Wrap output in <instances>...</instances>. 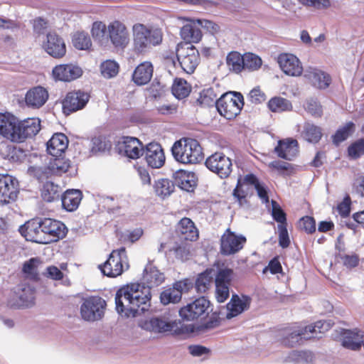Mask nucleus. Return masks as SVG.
<instances>
[{
    "label": "nucleus",
    "instance_id": "obj_1",
    "mask_svg": "<svg viewBox=\"0 0 364 364\" xmlns=\"http://www.w3.org/2000/svg\"><path fill=\"white\" fill-rule=\"evenodd\" d=\"M143 284L148 289L144 291L139 283H132L119 288L115 294L117 311L122 316L135 317L147 311L150 306L149 289L158 287L165 281V275L156 267L146 266L142 277Z\"/></svg>",
    "mask_w": 364,
    "mask_h": 364
},
{
    "label": "nucleus",
    "instance_id": "obj_2",
    "mask_svg": "<svg viewBox=\"0 0 364 364\" xmlns=\"http://www.w3.org/2000/svg\"><path fill=\"white\" fill-rule=\"evenodd\" d=\"M41 129L38 117H28L22 120L14 114L0 113V135L15 144H22L33 139Z\"/></svg>",
    "mask_w": 364,
    "mask_h": 364
},
{
    "label": "nucleus",
    "instance_id": "obj_3",
    "mask_svg": "<svg viewBox=\"0 0 364 364\" xmlns=\"http://www.w3.org/2000/svg\"><path fill=\"white\" fill-rule=\"evenodd\" d=\"M41 129L38 117H28L22 120L14 114L0 113V135L15 144H22L33 139Z\"/></svg>",
    "mask_w": 364,
    "mask_h": 364
},
{
    "label": "nucleus",
    "instance_id": "obj_4",
    "mask_svg": "<svg viewBox=\"0 0 364 364\" xmlns=\"http://www.w3.org/2000/svg\"><path fill=\"white\" fill-rule=\"evenodd\" d=\"M171 153L174 159L183 164H198L204 159L202 146L192 138H182L174 142Z\"/></svg>",
    "mask_w": 364,
    "mask_h": 364
},
{
    "label": "nucleus",
    "instance_id": "obj_5",
    "mask_svg": "<svg viewBox=\"0 0 364 364\" xmlns=\"http://www.w3.org/2000/svg\"><path fill=\"white\" fill-rule=\"evenodd\" d=\"M134 34V50L141 53L148 48L159 45L163 39V34L159 29L147 28L142 23H135L132 28Z\"/></svg>",
    "mask_w": 364,
    "mask_h": 364
},
{
    "label": "nucleus",
    "instance_id": "obj_6",
    "mask_svg": "<svg viewBox=\"0 0 364 364\" xmlns=\"http://www.w3.org/2000/svg\"><path fill=\"white\" fill-rule=\"evenodd\" d=\"M129 267L128 257L124 247L113 250L106 262L99 265L102 273L111 278L120 276Z\"/></svg>",
    "mask_w": 364,
    "mask_h": 364
},
{
    "label": "nucleus",
    "instance_id": "obj_7",
    "mask_svg": "<svg viewBox=\"0 0 364 364\" xmlns=\"http://www.w3.org/2000/svg\"><path fill=\"white\" fill-rule=\"evenodd\" d=\"M244 106V98L241 93L229 92L221 95L216 101L219 114L227 119H235Z\"/></svg>",
    "mask_w": 364,
    "mask_h": 364
},
{
    "label": "nucleus",
    "instance_id": "obj_8",
    "mask_svg": "<svg viewBox=\"0 0 364 364\" xmlns=\"http://www.w3.org/2000/svg\"><path fill=\"white\" fill-rule=\"evenodd\" d=\"M176 56L181 68L188 74L195 71L200 60L198 50L189 43L177 45Z\"/></svg>",
    "mask_w": 364,
    "mask_h": 364
},
{
    "label": "nucleus",
    "instance_id": "obj_9",
    "mask_svg": "<svg viewBox=\"0 0 364 364\" xmlns=\"http://www.w3.org/2000/svg\"><path fill=\"white\" fill-rule=\"evenodd\" d=\"M206 167L220 178H227L232 171V160L224 153L216 151L205 160Z\"/></svg>",
    "mask_w": 364,
    "mask_h": 364
},
{
    "label": "nucleus",
    "instance_id": "obj_10",
    "mask_svg": "<svg viewBox=\"0 0 364 364\" xmlns=\"http://www.w3.org/2000/svg\"><path fill=\"white\" fill-rule=\"evenodd\" d=\"M90 98V94L81 90L68 92L61 102L63 114L70 115L72 113L84 109Z\"/></svg>",
    "mask_w": 364,
    "mask_h": 364
},
{
    "label": "nucleus",
    "instance_id": "obj_11",
    "mask_svg": "<svg viewBox=\"0 0 364 364\" xmlns=\"http://www.w3.org/2000/svg\"><path fill=\"white\" fill-rule=\"evenodd\" d=\"M116 150L131 159H138L144 154L143 143L136 137L122 136L115 144Z\"/></svg>",
    "mask_w": 364,
    "mask_h": 364
},
{
    "label": "nucleus",
    "instance_id": "obj_12",
    "mask_svg": "<svg viewBox=\"0 0 364 364\" xmlns=\"http://www.w3.org/2000/svg\"><path fill=\"white\" fill-rule=\"evenodd\" d=\"M22 291H25L28 297L24 298L23 294H21V287H17L11 290L6 299L7 306L11 308L29 307L35 304L36 289L29 284H22Z\"/></svg>",
    "mask_w": 364,
    "mask_h": 364
},
{
    "label": "nucleus",
    "instance_id": "obj_13",
    "mask_svg": "<svg viewBox=\"0 0 364 364\" xmlns=\"http://www.w3.org/2000/svg\"><path fill=\"white\" fill-rule=\"evenodd\" d=\"M246 242L247 239L245 236L236 235L228 228L220 237V252L225 256L235 255L244 247Z\"/></svg>",
    "mask_w": 364,
    "mask_h": 364
},
{
    "label": "nucleus",
    "instance_id": "obj_14",
    "mask_svg": "<svg viewBox=\"0 0 364 364\" xmlns=\"http://www.w3.org/2000/svg\"><path fill=\"white\" fill-rule=\"evenodd\" d=\"M106 302L100 296H90L84 299L80 314L85 321H94L100 319L104 316Z\"/></svg>",
    "mask_w": 364,
    "mask_h": 364
},
{
    "label": "nucleus",
    "instance_id": "obj_15",
    "mask_svg": "<svg viewBox=\"0 0 364 364\" xmlns=\"http://www.w3.org/2000/svg\"><path fill=\"white\" fill-rule=\"evenodd\" d=\"M107 38L114 48H125L129 43L127 27L119 20L111 21L107 26Z\"/></svg>",
    "mask_w": 364,
    "mask_h": 364
},
{
    "label": "nucleus",
    "instance_id": "obj_16",
    "mask_svg": "<svg viewBox=\"0 0 364 364\" xmlns=\"http://www.w3.org/2000/svg\"><path fill=\"white\" fill-rule=\"evenodd\" d=\"M18 181L9 174H0V204L14 202L19 193Z\"/></svg>",
    "mask_w": 364,
    "mask_h": 364
},
{
    "label": "nucleus",
    "instance_id": "obj_17",
    "mask_svg": "<svg viewBox=\"0 0 364 364\" xmlns=\"http://www.w3.org/2000/svg\"><path fill=\"white\" fill-rule=\"evenodd\" d=\"M234 276L232 269H220L215 275V297L218 302H224L230 296V287Z\"/></svg>",
    "mask_w": 364,
    "mask_h": 364
},
{
    "label": "nucleus",
    "instance_id": "obj_18",
    "mask_svg": "<svg viewBox=\"0 0 364 364\" xmlns=\"http://www.w3.org/2000/svg\"><path fill=\"white\" fill-rule=\"evenodd\" d=\"M210 304L209 300L201 296L182 307L179 311V315L186 321L197 320L208 313Z\"/></svg>",
    "mask_w": 364,
    "mask_h": 364
},
{
    "label": "nucleus",
    "instance_id": "obj_19",
    "mask_svg": "<svg viewBox=\"0 0 364 364\" xmlns=\"http://www.w3.org/2000/svg\"><path fill=\"white\" fill-rule=\"evenodd\" d=\"M71 167L70 161L64 157L57 156L51 160L47 166L37 171L40 180L47 179L54 176H61L68 171Z\"/></svg>",
    "mask_w": 364,
    "mask_h": 364
},
{
    "label": "nucleus",
    "instance_id": "obj_20",
    "mask_svg": "<svg viewBox=\"0 0 364 364\" xmlns=\"http://www.w3.org/2000/svg\"><path fill=\"white\" fill-rule=\"evenodd\" d=\"M42 219H31L19 228L21 235L28 241L46 244L47 237L43 232Z\"/></svg>",
    "mask_w": 364,
    "mask_h": 364
},
{
    "label": "nucleus",
    "instance_id": "obj_21",
    "mask_svg": "<svg viewBox=\"0 0 364 364\" xmlns=\"http://www.w3.org/2000/svg\"><path fill=\"white\" fill-rule=\"evenodd\" d=\"M43 232L47 237L46 244L57 242L66 236L68 230L63 223L52 218L42 219Z\"/></svg>",
    "mask_w": 364,
    "mask_h": 364
},
{
    "label": "nucleus",
    "instance_id": "obj_22",
    "mask_svg": "<svg viewBox=\"0 0 364 364\" xmlns=\"http://www.w3.org/2000/svg\"><path fill=\"white\" fill-rule=\"evenodd\" d=\"M82 74L81 67L73 63L57 65L52 70V76L56 81L72 82L80 77Z\"/></svg>",
    "mask_w": 364,
    "mask_h": 364
},
{
    "label": "nucleus",
    "instance_id": "obj_23",
    "mask_svg": "<svg viewBox=\"0 0 364 364\" xmlns=\"http://www.w3.org/2000/svg\"><path fill=\"white\" fill-rule=\"evenodd\" d=\"M43 48L50 56L60 59L66 54V46L62 37L55 32H49L43 41Z\"/></svg>",
    "mask_w": 364,
    "mask_h": 364
},
{
    "label": "nucleus",
    "instance_id": "obj_24",
    "mask_svg": "<svg viewBox=\"0 0 364 364\" xmlns=\"http://www.w3.org/2000/svg\"><path fill=\"white\" fill-rule=\"evenodd\" d=\"M144 154L147 164L153 168H159L165 164L164 149L159 143L152 141L146 145Z\"/></svg>",
    "mask_w": 364,
    "mask_h": 364
},
{
    "label": "nucleus",
    "instance_id": "obj_25",
    "mask_svg": "<svg viewBox=\"0 0 364 364\" xmlns=\"http://www.w3.org/2000/svg\"><path fill=\"white\" fill-rule=\"evenodd\" d=\"M49 97L48 90L42 86H35L29 89L25 95L26 105L33 109L43 107Z\"/></svg>",
    "mask_w": 364,
    "mask_h": 364
},
{
    "label": "nucleus",
    "instance_id": "obj_26",
    "mask_svg": "<svg viewBox=\"0 0 364 364\" xmlns=\"http://www.w3.org/2000/svg\"><path fill=\"white\" fill-rule=\"evenodd\" d=\"M278 63L282 70L288 75L299 76L303 72L301 62L292 54H280L278 57Z\"/></svg>",
    "mask_w": 364,
    "mask_h": 364
},
{
    "label": "nucleus",
    "instance_id": "obj_27",
    "mask_svg": "<svg viewBox=\"0 0 364 364\" xmlns=\"http://www.w3.org/2000/svg\"><path fill=\"white\" fill-rule=\"evenodd\" d=\"M299 144L296 139L287 138L279 140L274 151L278 157L291 161L298 152Z\"/></svg>",
    "mask_w": 364,
    "mask_h": 364
},
{
    "label": "nucleus",
    "instance_id": "obj_28",
    "mask_svg": "<svg viewBox=\"0 0 364 364\" xmlns=\"http://www.w3.org/2000/svg\"><path fill=\"white\" fill-rule=\"evenodd\" d=\"M175 232L185 240L195 241L198 238V231L189 218H181L175 226Z\"/></svg>",
    "mask_w": 364,
    "mask_h": 364
},
{
    "label": "nucleus",
    "instance_id": "obj_29",
    "mask_svg": "<svg viewBox=\"0 0 364 364\" xmlns=\"http://www.w3.org/2000/svg\"><path fill=\"white\" fill-rule=\"evenodd\" d=\"M304 77L314 87L320 90L326 89L331 82V77L328 74L316 68H309L305 71Z\"/></svg>",
    "mask_w": 364,
    "mask_h": 364
},
{
    "label": "nucleus",
    "instance_id": "obj_30",
    "mask_svg": "<svg viewBox=\"0 0 364 364\" xmlns=\"http://www.w3.org/2000/svg\"><path fill=\"white\" fill-rule=\"evenodd\" d=\"M186 283L182 281H177L173 284L171 287H168L160 294V301L164 305L178 303L182 297L183 289Z\"/></svg>",
    "mask_w": 364,
    "mask_h": 364
},
{
    "label": "nucleus",
    "instance_id": "obj_31",
    "mask_svg": "<svg viewBox=\"0 0 364 364\" xmlns=\"http://www.w3.org/2000/svg\"><path fill=\"white\" fill-rule=\"evenodd\" d=\"M174 183L182 190L193 191L197 186L198 178L195 173L180 169L173 176Z\"/></svg>",
    "mask_w": 364,
    "mask_h": 364
},
{
    "label": "nucleus",
    "instance_id": "obj_32",
    "mask_svg": "<svg viewBox=\"0 0 364 364\" xmlns=\"http://www.w3.org/2000/svg\"><path fill=\"white\" fill-rule=\"evenodd\" d=\"M154 66L149 61H144L138 65L132 75V80L136 85L148 84L152 78Z\"/></svg>",
    "mask_w": 364,
    "mask_h": 364
},
{
    "label": "nucleus",
    "instance_id": "obj_33",
    "mask_svg": "<svg viewBox=\"0 0 364 364\" xmlns=\"http://www.w3.org/2000/svg\"><path fill=\"white\" fill-rule=\"evenodd\" d=\"M251 299L247 296L240 297L237 294H233L227 304V318L235 317L243 311L247 310L250 306Z\"/></svg>",
    "mask_w": 364,
    "mask_h": 364
},
{
    "label": "nucleus",
    "instance_id": "obj_34",
    "mask_svg": "<svg viewBox=\"0 0 364 364\" xmlns=\"http://www.w3.org/2000/svg\"><path fill=\"white\" fill-rule=\"evenodd\" d=\"M68 139L63 133H56L47 142V151L54 157L60 156L67 149Z\"/></svg>",
    "mask_w": 364,
    "mask_h": 364
},
{
    "label": "nucleus",
    "instance_id": "obj_35",
    "mask_svg": "<svg viewBox=\"0 0 364 364\" xmlns=\"http://www.w3.org/2000/svg\"><path fill=\"white\" fill-rule=\"evenodd\" d=\"M306 328L305 327L298 328H291L288 331V335L284 336L282 343L284 346L289 348L296 347L303 343V339L307 340L311 338V336H307Z\"/></svg>",
    "mask_w": 364,
    "mask_h": 364
},
{
    "label": "nucleus",
    "instance_id": "obj_36",
    "mask_svg": "<svg viewBox=\"0 0 364 364\" xmlns=\"http://www.w3.org/2000/svg\"><path fill=\"white\" fill-rule=\"evenodd\" d=\"M0 155L13 163H21L26 157L23 149L8 144H4L0 146Z\"/></svg>",
    "mask_w": 364,
    "mask_h": 364
},
{
    "label": "nucleus",
    "instance_id": "obj_37",
    "mask_svg": "<svg viewBox=\"0 0 364 364\" xmlns=\"http://www.w3.org/2000/svg\"><path fill=\"white\" fill-rule=\"evenodd\" d=\"M141 327L145 330L154 333H165L171 331L173 329L174 323L154 317L144 321L141 324Z\"/></svg>",
    "mask_w": 364,
    "mask_h": 364
},
{
    "label": "nucleus",
    "instance_id": "obj_38",
    "mask_svg": "<svg viewBox=\"0 0 364 364\" xmlns=\"http://www.w3.org/2000/svg\"><path fill=\"white\" fill-rule=\"evenodd\" d=\"M360 333V331L357 329L354 331L344 330L342 334V346L353 350L360 349L362 342H363V335Z\"/></svg>",
    "mask_w": 364,
    "mask_h": 364
},
{
    "label": "nucleus",
    "instance_id": "obj_39",
    "mask_svg": "<svg viewBox=\"0 0 364 364\" xmlns=\"http://www.w3.org/2000/svg\"><path fill=\"white\" fill-rule=\"evenodd\" d=\"M61 196L62 205L68 211L75 210L80 205L82 193L80 190H67Z\"/></svg>",
    "mask_w": 364,
    "mask_h": 364
},
{
    "label": "nucleus",
    "instance_id": "obj_40",
    "mask_svg": "<svg viewBox=\"0 0 364 364\" xmlns=\"http://www.w3.org/2000/svg\"><path fill=\"white\" fill-rule=\"evenodd\" d=\"M171 246L168 248V252H173L178 259H183L188 258L190 255V247L188 240L183 238L176 239L174 235L170 237Z\"/></svg>",
    "mask_w": 364,
    "mask_h": 364
},
{
    "label": "nucleus",
    "instance_id": "obj_41",
    "mask_svg": "<svg viewBox=\"0 0 364 364\" xmlns=\"http://www.w3.org/2000/svg\"><path fill=\"white\" fill-rule=\"evenodd\" d=\"M191 23L184 25L181 30L182 38L187 41V43H198L202 38V33L196 26V19H189Z\"/></svg>",
    "mask_w": 364,
    "mask_h": 364
},
{
    "label": "nucleus",
    "instance_id": "obj_42",
    "mask_svg": "<svg viewBox=\"0 0 364 364\" xmlns=\"http://www.w3.org/2000/svg\"><path fill=\"white\" fill-rule=\"evenodd\" d=\"M41 264L42 261L40 258L32 257L23 263L22 272L26 278L33 282H38L41 279L38 267Z\"/></svg>",
    "mask_w": 364,
    "mask_h": 364
},
{
    "label": "nucleus",
    "instance_id": "obj_43",
    "mask_svg": "<svg viewBox=\"0 0 364 364\" xmlns=\"http://www.w3.org/2000/svg\"><path fill=\"white\" fill-rule=\"evenodd\" d=\"M267 107L274 113L291 112L293 109L291 102L280 96L270 98L267 102Z\"/></svg>",
    "mask_w": 364,
    "mask_h": 364
},
{
    "label": "nucleus",
    "instance_id": "obj_44",
    "mask_svg": "<svg viewBox=\"0 0 364 364\" xmlns=\"http://www.w3.org/2000/svg\"><path fill=\"white\" fill-rule=\"evenodd\" d=\"M61 193V188L51 181L46 182L41 190V198L48 203L58 200Z\"/></svg>",
    "mask_w": 364,
    "mask_h": 364
},
{
    "label": "nucleus",
    "instance_id": "obj_45",
    "mask_svg": "<svg viewBox=\"0 0 364 364\" xmlns=\"http://www.w3.org/2000/svg\"><path fill=\"white\" fill-rule=\"evenodd\" d=\"M301 136L308 142L316 144L322 138V129L313 123L306 122L304 125Z\"/></svg>",
    "mask_w": 364,
    "mask_h": 364
},
{
    "label": "nucleus",
    "instance_id": "obj_46",
    "mask_svg": "<svg viewBox=\"0 0 364 364\" xmlns=\"http://www.w3.org/2000/svg\"><path fill=\"white\" fill-rule=\"evenodd\" d=\"M213 269H206L198 274L195 284L198 293H205L210 288L213 279Z\"/></svg>",
    "mask_w": 364,
    "mask_h": 364
},
{
    "label": "nucleus",
    "instance_id": "obj_47",
    "mask_svg": "<svg viewBox=\"0 0 364 364\" xmlns=\"http://www.w3.org/2000/svg\"><path fill=\"white\" fill-rule=\"evenodd\" d=\"M226 63L230 70L238 74L244 70V55H242L237 51H231L227 55Z\"/></svg>",
    "mask_w": 364,
    "mask_h": 364
},
{
    "label": "nucleus",
    "instance_id": "obj_48",
    "mask_svg": "<svg viewBox=\"0 0 364 364\" xmlns=\"http://www.w3.org/2000/svg\"><path fill=\"white\" fill-rule=\"evenodd\" d=\"M355 130V124L353 122H347L344 126L337 129L332 136V141L334 144L339 145L351 136Z\"/></svg>",
    "mask_w": 364,
    "mask_h": 364
},
{
    "label": "nucleus",
    "instance_id": "obj_49",
    "mask_svg": "<svg viewBox=\"0 0 364 364\" xmlns=\"http://www.w3.org/2000/svg\"><path fill=\"white\" fill-rule=\"evenodd\" d=\"M191 89V85L182 78H176L171 88L173 95L178 99L188 97Z\"/></svg>",
    "mask_w": 364,
    "mask_h": 364
},
{
    "label": "nucleus",
    "instance_id": "obj_50",
    "mask_svg": "<svg viewBox=\"0 0 364 364\" xmlns=\"http://www.w3.org/2000/svg\"><path fill=\"white\" fill-rule=\"evenodd\" d=\"M217 94L213 87L203 89L199 93L198 97L196 99V102L201 107H210L216 105Z\"/></svg>",
    "mask_w": 364,
    "mask_h": 364
},
{
    "label": "nucleus",
    "instance_id": "obj_51",
    "mask_svg": "<svg viewBox=\"0 0 364 364\" xmlns=\"http://www.w3.org/2000/svg\"><path fill=\"white\" fill-rule=\"evenodd\" d=\"M174 188V183L166 178L158 180L154 185L156 193L162 198L170 196L173 192Z\"/></svg>",
    "mask_w": 364,
    "mask_h": 364
},
{
    "label": "nucleus",
    "instance_id": "obj_52",
    "mask_svg": "<svg viewBox=\"0 0 364 364\" xmlns=\"http://www.w3.org/2000/svg\"><path fill=\"white\" fill-rule=\"evenodd\" d=\"M304 108L314 118H321L323 115V107L316 98L307 99L304 104Z\"/></svg>",
    "mask_w": 364,
    "mask_h": 364
},
{
    "label": "nucleus",
    "instance_id": "obj_53",
    "mask_svg": "<svg viewBox=\"0 0 364 364\" xmlns=\"http://www.w3.org/2000/svg\"><path fill=\"white\" fill-rule=\"evenodd\" d=\"M250 188L242 182V177H239L236 186L233 190L232 196L240 205L247 202V197L249 195Z\"/></svg>",
    "mask_w": 364,
    "mask_h": 364
},
{
    "label": "nucleus",
    "instance_id": "obj_54",
    "mask_svg": "<svg viewBox=\"0 0 364 364\" xmlns=\"http://www.w3.org/2000/svg\"><path fill=\"white\" fill-rule=\"evenodd\" d=\"M73 44L77 49L86 50L92 46L89 35L85 32H76L72 38Z\"/></svg>",
    "mask_w": 364,
    "mask_h": 364
},
{
    "label": "nucleus",
    "instance_id": "obj_55",
    "mask_svg": "<svg viewBox=\"0 0 364 364\" xmlns=\"http://www.w3.org/2000/svg\"><path fill=\"white\" fill-rule=\"evenodd\" d=\"M330 322L326 321H318L316 322L314 325H309L305 326L306 328L307 333H310L311 335V338H320L321 336H318V333L323 334L326 331H329L331 328Z\"/></svg>",
    "mask_w": 364,
    "mask_h": 364
},
{
    "label": "nucleus",
    "instance_id": "obj_56",
    "mask_svg": "<svg viewBox=\"0 0 364 364\" xmlns=\"http://www.w3.org/2000/svg\"><path fill=\"white\" fill-rule=\"evenodd\" d=\"M262 60L260 57L252 53H246L244 54V70L247 69L250 71H255L259 69L262 66Z\"/></svg>",
    "mask_w": 364,
    "mask_h": 364
},
{
    "label": "nucleus",
    "instance_id": "obj_57",
    "mask_svg": "<svg viewBox=\"0 0 364 364\" xmlns=\"http://www.w3.org/2000/svg\"><path fill=\"white\" fill-rule=\"evenodd\" d=\"M102 75L107 78L116 76L119 72V65L114 60H107L100 65Z\"/></svg>",
    "mask_w": 364,
    "mask_h": 364
},
{
    "label": "nucleus",
    "instance_id": "obj_58",
    "mask_svg": "<svg viewBox=\"0 0 364 364\" xmlns=\"http://www.w3.org/2000/svg\"><path fill=\"white\" fill-rule=\"evenodd\" d=\"M348 155L350 159H357L364 154V138L353 142L348 147Z\"/></svg>",
    "mask_w": 364,
    "mask_h": 364
},
{
    "label": "nucleus",
    "instance_id": "obj_59",
    "mask_svg": "<svg viewBox=\"0 0 364 364\" xmlns=\"http://www.w3.org/2000/svg\"><path fill=\"white\" fill-rule=\"evenodd\" d=\"M272 216L278 223V225L287 226V214L274 200L272 201Z\"/></svg>",
    "mask_w": 364,
    "mask_h": 364
},
{
    "label": "nucleus",
    "instance_id": "obj_60",
    "mask_svg": "<svg viewBox=\"0 0 364 364\" xmlns=\"http://www.w3.org/2000/svg\"><path fill=\"white\" fill-rule=\"evenodd\" d=\"M269 167L277 171L282 175L289 176L294 173V167L289 163L273 161L269 164Z\"/></svg>",
    "mask_w": 364,
    "mask_h": 364
},
{
    "label": "nucleus",
    "instance_id": "obj_61",
    "mask_svg": "<svg viewBox=\"0 0 364 364\" xmlns=\"http://www.w3.org/2000/svg\"><path fill=\"white\" fill-rule=\"evenodd\" d=\"M299 228L307 234H313L316 232V220L311 216H304L298 223Z\"/></svg>",
    "mask_w": 364,
    "mask_h": 364
},
{
    "label": "nucleus",
    "instance_id": "obj_62",
    "mask_svg": "<svg viewBox=\"0 0 364 364\" xmlns=\"http://www.w3.org/2000/svg\"><path fill=\"white\" fill-rule=\"evenodd\" d=\"M91 34L93 38L102 41L107 37V26L102 21H95L91 28Z\"/></svg>",
    "mask_w": 364,
    "mask_h": 364
},
{
    "label": "nucleus",
    "instance_id": "obj_63",
    "mask_svg": "<svg viewBox=\"0 0 364 364\" xmlns=\"http://www.w3.org/2000/svg\"><path fill=\"white\" fill-rule=\"evenodd\" d=\"M247 99L250 103L257 105L266 101L267 95L259 86H257L250 92Z\"/></svg>",
    "mask_w": 364,
    "mask_h": 364
},
{
    "label": "nucleus",
    "instance_id": "obj_64",
    "mask_svg": "<svg viewBox=\"0 0 364 364\" xmlns=\"http://www.w3.org/2000/svg\"><path fill=\"white\" fill-rule=\"evenodd\" d=\"M337 257L347 269L355 268L359 264L360 259L356 253H352L351 255L339 254Z\"/></svg>",
    "mask_w": 364,
    "mask_h": 364
}]
</instances>
